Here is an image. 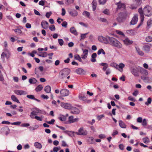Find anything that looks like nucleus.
Returning a JSON list of instances; mask_svg holds the SVG:
<instances>
[{"mask_svg": "<svg viewBox=\"0 0 152 152\" xmlns=\"http://www.w3.org/2000/svg\"><path fill=\"white\" fill-rule=\"evenodd\" d=\"M34 118L37 120L38 121H42V119L41 118V117L38 116H35Z\"/></svg>", "mask_w": 152, "mask_h": 152, "instance_id": "obj_63", "label": "nucleus"}, {"mask_svg": "<svg viewBox=\"0 0 152 152\" xmlns=\"http://www.w3.org/2000/svg\"><path fill=\"white\" fill-rule=\"evenodd\" d=\"M15 32H17L19 34H21L22 32V31L20 29L17 28L16 29L14 30Z\"/></svg>", "mask_w": 152, "mask_h": 152, "instance_id": "obj_55", "label": "nucleus"}, {"mask_svg": "<svg viewBox=\"0 0 152 152\" xmlns=\"http://www.w3.org/2000/svg\"><path fill=\"white\" fill-rule=\"evenodd\" d=\"M137 7L136 5H131L130 6V8L132 10H135L137 8Z\"/></svg>", "mask_w": 152, "mask_h": 152, "instance_id": "obj_49", "label": "nucleus"}, {"mask_svg": "<svg viewBox=\"0 0 152 152\" xmlns=\"http://www.w3.org/2000/svg\"><path fill=\"white\" fill-rule=\"evenodd\" d=\"M103 13L104 14L109 15V10L107 9H105L103 11Z\"/></svg>", "mask_w": 152, "mask_h": 152, "instance_id": "obj_43", "label": "nucleus"}, {"mask_svg": "<svg viewBox=\"0 0 152 152\" xmlns=\"http://www.w3.org/2000/svg\"><path fill=\"white\" fill-rule=\"evenodd\" d=\"M26 97L30 99H35V98L34 97V95H27V96Z\"/></svg>", "mask_w": 152, "mask_h": 152, "instance_id": "obj_48", "label": "nucleus"}, {"mask_svg": "<svg viewBox=\"0 0 152 152\" xmlns=\"http://www.w3.org/2000/svg\"><path fill=\"white\" fill-rule=\"evenodd\" d=\"M34 145L36 148L39 149H40L42 148V145L40 143H39L38 142H35Z\"/></svg>", "mask_w": 152, "mask_h": 152, "instance_id": "obj_28", "label": "nucleus"}, {"mask_svg": "<svg viewBox=\"0 0 152 152\" xmlns=\"http://www.w3.org/2000/svg\"><path fill=\"white\" fill-rule=\"evenodd\" d=\"M138 12L139 13L141 18V20L142 21H143L144 19V15L143 10L142 8H139L138 10Z\"/></svg>", "mask_w": 152, "mask_h": 152, "instance_id": "obj_12", "label": "nucleus"}, {"mask_svg": "<svg viewBox=\"0 0 152 152\" xmlns=\"http://www.w3.org/2000/svg\"><path fill=\"white\" fill-rule=\"evenodd\" d=\"M61 149V147L60 146H58L57 147H54L53 148V150L54 152H57L58 150H60Z\"/></svg>", "mask_w": 152, "mask_h": 152, "instance_id": "obj_39", "label": "nucleus"}, {"mask_svg": "<svg viewBox=\"0 0 152 152\" xmlns=\"http://www.w3.org/2000/svg\"><path fill=\"white\" fill-rule=\"evenodd\" d=\"M115 65L116 66H119V67L120 68L122 69L123 68H124L125 66L124 64L122 63H121L119 64V65H117V64H114V65Z\"/></svg>", "mask_w": 152, "mask_h": 152, "instance_id": "obj_40", "label": "nucleus"}, {"mask_svg": "<svg viewBox=\"0 0 152 152\" xmlns=\"http://www.w3.org/2000/svg\"><path fill=\"white\" fill-rule=\"evenodd\" d=\"M83 15H85L88 18H89L90 17V14L89 12L86 11H84L82 13Z\"/></svg>", "mask_w": 152, "mask_h": 152, "instance_id": "obj_34", "label": "nucleus"}, {"mask_svg": "<svg viewBox=\"0 0 152 152\" xmlns=\"http://www.w3.org/2000/svg\"><path fill=\"white\" fill-rule=\"evenodd\" d=\"M35 73L36 74L37 77H39L40 72L39 71V69L38 68H36L35 69Z\"/></svg>", "mask_w": 152, "mask_h": 152, "instance_id": "obj_33", "label": "nucleus"}, {"mask_svg": "<svg viewBox=\"0 0 152 152\" xmlns=\"http://www.w3.org/2000/svg\"><path fill=\"white\" fill-rule=\"evenodd\" d=\"M49 29L51 31H54L56 29L55 26L53 25H51V27H49Z\"/></svg>", "mask_w": 152, "mask_h": 152, "instance_id": "obj_54", "label": "nucleus"}, {"mask_svg": "<svg viewBox=\"0 0 152 152\" xmlns=\"http://www.w3.org/2000/svg\"><path fill=\"white\" fill-rule=\"evenodd\" d=\"M71 112L75 114H78L80 113L79 110L75 107H72L71 109Z\"/></svg>", "mask_w": 152, "mask_h": 152, "instance_id": "obj_16", "label": "nucleus"}, {"mask_svg": "<svg viewBox=\"0 0 152 152\" xmlns=\"http://www.w3.org/2000/svg\"><path fill=\"white\" fill-rule=\"evenodd\" d=\"M106 137L105 135L104 134H100L99 135V137L100 139H103Z\"/></svg>", "mask_w": 152, "mask_h": 152, "instance_id": "obj_62", "label": "nucleus"}, {"mask_svg": "<svg viewBox=\"0 0 152 152\" xmlns=\"http://www.w3.org/2000/svg\"><path fill=\"white\" fill-rule=\"evenodd\" d=\"M78 98L80 100L84 101L86 104H89L91 101V99H88L87 98L83 93L79 94Z\"/></svg>", "mask_w": 152, "mask_h": 152, "instance_id": "obj_2", "label": "nucleus"}, {"mask_svg": "<svg viewBox=\"0 0 152 152\" xmlns=\"http://www.w3.org/2000/svg\"><path fill=\"white\" fill-rule=\"evenodd\" d=\"M44 90L47 93H49L51 91V87L49 86H46L44 88Z\"/></svg>", "mask_w": 152, "mask_h": 152, "instance_id": "obj_29", "label": "nucleus"}, {"mask_svg": "<svg viewBox=\"0 0 152 152\" xmlns=\"http://www.w3.org/2000/svg\"><path fill=\"white\" fill-rule=\"evenodd\" d=\"M136 50L138 54L140 56H142L144 55V53L138 47H135Z\"/></svg>", "mask_w": 152, "mask_h": 152, "instance_id": "obj_18", "label": "nucleus"}, {"mask_svg": "<svg viewBox=\"0 0 152 152\" xmlns=\"http://www.w3.org/2000/svg\"><path fill=\"white\" fill-rule=\"evenodd\" d=\"M145 40L147 42H150L152 41V37L150 36H148L146 38Z\"/></svg>", "mask_w": 152, "mask_h": 152, "instance_id": "obj_37", "label": "nucleus"}, {"mask_svg": "<svg viewBox=\"0 0 152 152\" xmlns=\"http://www.w3.org/2000/svg\"><path fill=\"white\" fill-rule=\"evenodd\" d=\"M138 20V16L137 15H135L132 18L131 21L130 23V25H134L136 24Z\"/></svg>", "mask_w": 152, "mask_h": 152, "instance_id": "obj_9", "label": "nucleus"}, {"mask_svg": "<svg viewBox=\"0 0 152 152\" xmlns=\"http://www.w3.org/2000/svg\"><path fill=\"white\" fill-rule=\"evenodd\" d=\"M94 138L92 137H89L88 141L90 143H94Z\"/></svg>", "mask_w": 152, "mask_h": 152, "instance_id": "obj_41", "label": "nucleus"}, {"mask_svg": "<svg viewBox=\"0 0 152 152\" xmlns=\"http://www.w3.org/2000/svg\"><path fill=\"white\" fill-rule=\"evenodd\" d=\"M70 15L73 17H75L77 16L78 15L77 12L75 10H73L72 11H70L69 12Z\"/></svg>", "mask_w": 152, "mask_h": 152, "instance_id": "obj_20", "label": "nucleus"}, {"mask_svg": "<svg viewBox=\"0 0 152 152\" xmlns=\"http://www.w3.org/2000/svg\"><path fill=\"white\" fill-rule=\"evenodd\" d=\"M152 25V20L149 19L147 22V29H149Z\"/></svg>", "mask_w": 152, "mask_h": 152, "instance_id": "obj_27", "label": "nucleus"}, {"mask_svg": "<svg viewBox=\"0 0 152 152\" xmlns=\"http://www.w3.org/2000/svg\"><path fill=\"white\" fill-rule=\"evenodd\" d=\"M4 51L6 53L5 54V57L7 59H8L10 58L11 56V53L9 50L7 48H5L4 49Z\"/></svg>", "mask_w": 152, "mask_h": 152, "instance_id": "obj_21", "label": "nucleus"}, {"mask_svg": "<svg viewBox=\"0 0 152 152\" xmlns=\"http://www.w3.org/2000/svg\"><path fill=\"white\" fill-rule=\"evenodd\" d=\"M59 118L61 121H65L66 120V117L63 115H61V117Z\"/></svg>", "mask_w": 152, "mask_h": 152, "instance_id": "obj_42", "label": "nucleus"}, {"mask_svg": "<svg viewBox=\"0 0 152 152\" xmlns=\"http://www.w3.org/2000/svg\"><path fill=\"white\" fill-rule=\"evenodd\" d=\"M115 4L117 6V10H126V5L124 3H122L121 1H119Z\"/></svg>", "mask_w": 152, "mask_h": 152, "instance_id": "obj_6", "label": "nucleus"}, {"mask_svg": "<svg viewBox=\"0 0 152 152\" xmlns=\"http://www.w3.org/2000/svg\"><path fill=\"white\" fill-rule=\"evenodd\" d=\"M104 117V115H98L97 117V119L99 120H100L103 117Z\"/></svg>", "mask_w": 152, "mask_h": 152, "instance_id": "obj_53", "label": "nucleus"}, {"mask_svg": "<svg viewBox=\"0 0 152 152\" xmlns=\"http://www.w3.org/2000/svg\"><path fill=\"white\" fill-rule=\"evenodd\" d=\"M40 110L39 109H36L33 111L31 112L30 116L32 118H34V116L37 115V113H40Z\"/></svg>", "mask_w": 152, "mask_h": 152, "instance_id": "obj_11", "label": "nucleus"}, {"mask_svg": "<svg viewBox=\"0 0 152 152\" xmlns=\"http://www.w3.org/2000/svg\"><path fill=\"white\" fill-rule=\"evenodd\" d=\"M119 125L122 128H126V126L122 120H120L119 121Z\"/></svg>", "mask_w": 152, "mask_h": 152, "instance_id": "obj_19", "label": "nucleus"}, {"mask_svg": "<svg viewBox=\"0 0 152 152\" xmlns=\"http://www.w3.org/2000/svg\"><path fill=\"white\" fill-rule=\"evenodd\" d=\"M66 76V69L64 68L60 71L59 77L61 79L65 78Z\"/></svg>", "mask_w": 152, "mask_h": 152, "instance_id": "obj_7", "label": "nucleus"}, {"mask_svg": "<svg viewBox=\"0 0 152 152\" xmlns=\"http://www.w3.org/2000/svg\"><path fill=\"white\" fill-rule=\"evenodd\" d=\"M51 14L52 13L51 12H47L46 13L45 16L47 18H49Z\"/></svg>", "mask_w": 152, "mask_h": 152, "instance_id": "obj_58", "label": "nucleus"}, {"mask_svg": "<svg viewBox=\"0 0 152 152\" xmlns=\"http://www.w3.org/2000/svg\"><path fill=\"white\" fill-rule=\"evenodd\" d=\"M10 129L8 126H6L2 128L1 130V133H4L7 135L9 133Z\"/></svg>", "mask_w": 152, "mask_h": 152, "instance_id": "obj_10", "label": "nucleus"}, {"mask_svg": "<svg viewBox=\"0 0 152 152\" xmlns=\"http://www.w3.org/2000/svg\"><path fill=\"white\" fill-rule=\"evenodd\" d=\"M70 32L71 33L74 34L75 35H77L78 33L77 32L75 28L74 27H71L70 28Z\"/></svg>", "mask_w": 152, "mask_h": 152, "instance_id": "obj_23", "label": "nucleus"}, {"mask_svg": "<svg viewBox=\"0 0 152 152\" xmlns=\"http://www.w3.org/2000/svg\"><path fill=\"white\" fill-rule=\"evenodd\" d=\"M123 42L124 44L126 45H129L132 44L133 43L132 41L130 40L128 38H126L124 40Z\"/></svg>", "mask_w": 152, "mask_h": 152, "instance_id": "obj_13", "label": "nucleus"}, {"mask_svg": "<svg viewBox=\"0 0 152 152\" xmlns=\"http://www.w3.org/2000/svg\"><path fill=\"white\" fill-rule=\"evenodd\" d=\"M76 134L79 135H86L88 134L87 131L83 127L80 128L78 130V131L76 132Z\"/></svg>", "mask_w": 152, "mask_h": 152, "instance_id": "obj_4", "label": "nucleus"}, {"mask_svg": "<svg viewBox=\"0 0 152 152\" xmlns=\"http://www.w3.org/2000/svg\"><path fill=\"white\" fill-rule=\"evenodd\" d=\"M107 0H103L102 1L101 0H98V2L100 4L104 5L106 2Z\"/></svg>", "mask_w": 152, "mask_h": 152, "instance_id": "obj_46", "label": "nucleus"}, {"mask_svg": "<svg viewBox=\"0 0 152 152\" xmlns=\"http://www.w3.org/2000/svg\"><path fill=\"white\" fill-rule=\"evenodd\" d=\"M97 56V54L96 53H93L91 55V61L92 62H94L96 61V60L95 58Z\"/></svg>", "mask_w": 152, "mask_h": 152, "instance_id": "obj_22", "label": "nucleus"}, {"mask_svg": "<svg viewBox=\"0 0 152 152\" xmlns=\"http://www.w3.org/2000/svg\"><path fill=\"white\" fill-rule=\"evenodd\" d=\"M75 72L79 75H84L86 73V71L81 68H78L75 70Z\"/></svg>", "mask_w": 152, "mask_h": 152, "instance_id": "obj_14", "label": "nucleus"}, {"mask_svg": "<svg viewBox=\"0 0 152 152\" xmlns=\"http://www.w3.org/2000/svg\"><path fill=\"white\" fill-rule=\"evenodd\" d=\"M39 5L42 6H44L45 5V0H41L39 2Z\"/></svg>", "mask_w": 152, "mask_h": 152, "instance_id": "obj_52", "label": "nucleus"}, {"mask_svg": "<svg viewBox=\"0 0 152 152\" xmlns=\"http://www.w3.org/2000/svg\"><path fill=\"white\" fill-rule=\"evenodd\" d=\"M43 88V87L42 85H38L35 88V90L36 91L38 92L41 91Z\"/></svg>", "mask_w": 152, "mask_h": 152, "instance_id": "obj_30", "label": "nucleus"}, {"mask_svg": "<svg viewBox=\"0 0 152 152\" xmlns=\"http://www.w3.org/2000/svg\"><path fill=\"white\" fill-rule=\"evenodd\" d=\"M41 25L42 28L46 29L48 27V23L46 21H42L41 22Z\"/></svg>", "mask_w": 152, "mask_h": 152, "instance_id": "obj_15", "label": "nucleus"}, {"mask_svg": "<svg viewBox=\"0 0 152 152\" xmlns=\"http://www.w3.org/2000/svg\"><path fill=\"white\" fill-rule=\"evenodd\" d=\"M143 12L145 16H150L152 13V8L149 6H146L143 8Z\"/></svg>", "mask_w": 152, "mask_h": 152, "instance_id": "obj_3", "label": "nucleus"}, {"mask_svg": "<svg viewBox=\"0 0 152 152\" xmlns=\"http://www.w3.org/2000/svg\"><path fill=\"white\" fill-rule=\"evenodd\" d=\"M143 142L145 143H147L150 142L149 139L147 137L143 138L142 139Z\"/></svg>", "mask_w": 152, "mask_h": 152, "instance_id": "obj_36", "label": "nucleus"}, {"mask_svg": "<svg viewBox=\"0 0 152 152\" xmlns=\"http://www.w3.org/2000/svg\"><path fill=\"white\" fill-rule=\"evenodd\" d=\"M78 118H74L73 116H71L69 117L68 121H67L69 124H71L77 122L79 120Z\"/></svg>", "mask_w": 152, "mask_h": 152, "instance_id": "obj_8", "label": "nucleus"}, {"mask_svg": "<svg viewBox=\"0 0 152 152\" xmlns=\"http://www.w3.org/2000/svg\"><path fill=\"white\" fill-rule=\"evenodd\" d=\"M74 132L72 131H67V134L69 136L72 137L74 135Z\"/></svg>", "mask_w": 152, "mask_h": 152, "instance_id": "obj_38", "label": "nucleus"}, {"mask_svg": "<svg viewBox=\"0 0 152 152\" xmlns=\"http://www.w3.org/2000/svg\"><path fill=\"white\" fill-rule=\"evenodd\" d=\"M58 42L59 45L61 46H62L63 45L64 43V41L62 39H58Z\"/></svg>", "mask_w": 152, "mask_h": 152, "instance_id": "obj_51", "label": "nucleus"}, {"mask_svg": "<svg viewBox=\"0 0 152 152\" xmlns=\"http://www.w3.org/2000/svg\"><path fill=\"white\" fill-rule=\"evenodd\" d=\"M138 91L137 90H135L133 93L132 94L133 96H136L138 94Z\"/></svg>", "mask_w": 152, "mask_h": 152, "instance_id": "obj_64", "label": "nucleus"}, {"mask_svg": "<svg viewBox=\"0 0 152 152\" xmlns=\"http://www.w3.org/2000/svg\"><path fill=\"white\" fill-rule=\"evenodd\" d=\"M29 82L31 84H35L37 82V80L35 78L33 77L29 79Z\"/></svg>", "mask_w": 152, "mask_h": 152, "instance_id": "obj_26", "label": "nucleus"}, {"mask_svg": "<svg viewBox=\"0 0 152 152\" xmlns=\"http://www.w3.org/2000/svg\"><path fill=\"white\" fill-rule=\"evenodd\" d=\"M99 20L103 22H106L107 21V20H106V19L104 18H99Z\"/></svg>", "mask_w": 152, "mask_h": 152, "instance_id": "obj_60", "label": "nucleus"}, {"mask_svg": "<svg viewBox=\"0 0 152 152\" xmlns=\"http://www.w3.org/2000/svg\"><path fill=\"white\" fill-rule=\"evenodd\" d=\"M152 101V99L151 98L149 97L147 99V102H145V104H150Z\"/></svg>", "mask_w": 152, "mask_h": 152, "instance_id": "obj_47", "label": "nucleus"}, {"mask_svg": "<svg viewBox=\"0 0 152 152\" xmlns=\"http://www.w3.org/2000/svg\"><path fill=\"white\" fill-rule=\"evenodd\" d=\"M142 121V118L141 117H138L137 119V122L138 123H141Z\"/></svg>", "mask_w": 152, "mask_h": 152, "instance_id": "obj_57", "label": "nucleus"}, {"mask_svg": "<svg viewBox=\"0 0 152 152\" xmlns=\"http://www.w3.org/2000/svg\"><path fill=\"white\" fill-rule=\"evenodd\" d=\"M110 44L112 46L118 49L122 47V44L116 39L113 37H109L108 38Z\"/></svg>", "mask_w": 152, "mask_h": 152, "instance_id": "obj_1", "label": "nucleus"}, {"mask_svg": "<svg viewBox=\"0 0 152 152\" xmlns=\"http://www.w3.org/2000/svg\"><path fill=\"white\" fill-rule=\"evenodd\" d=\"M82 50H83V54L84 55H85L87 56V55L88 54V50L87 49H85L83 50L82 49Z\"/></svg>", "mask_w": 152, "mask_h": 152, "instance_id": "obj_45", "label": "nucleus"}, {"mask_svg": "<svg viewBox=\"0 0 152 152\" xmlns=\"http://www.w3.org/2000/svg\"><path fill=\"white\" fill-rule=\"evenodd\" d=\"M60 94L62 96H66V89H62L60 91Z\"/></svg>", "mask_w": 152, "mask_h": 152, "instance_id": "obj_25", "label": "nucleus"}, {"mask_svg": "<svg viewBox=\"0 0 152 152\" xmlns=\"http://www.w3.org/2000/svg\"><path fill=\"white\" fill-rule=\"evenodd\" d=\"M116 33L118 34L124 36H125L124 33L121 31L117 30L116 31Z\"/></svg>", "mask_w": 152, "mask_h": 152, "instance_id": "obj_50", "label": "nucleus"}, {"mask_svg": "<svg viewBox=\"0 0 152 152\" xmlns=\"http://www.w3.org/2000/svg\"><path fill=\"white\" fill-rule=\"evenodd\" d=\"M55 121V120L54 119H52L51 121H46V122L49 124H53L54 123V122Z\"/></svg>", "mask_w": 152, "mask_h": 152, "instance_id": "obj_56", "label": "nucleus"}, {"mask_svg": "<svg viewBox=\"0 0 152 152\" xmlns=\"http://www.w3.org/2000/svg\"><path fill=\"white\" fill-rule=\"evenodd\" d=\"M147 123L146 120L145 119H143L142 121V125L144 127V128H145V127H147L146 126L147 125Z\"/></svg>", "mask_w": 152, "mask_h": 152, "instance_id": "obj_35", "label": "nucleus"}, {"mask_svg": "<svg viewBox=\"0 0 152 152\" xmlns=\"http://www.w3.org/2000/svg\"><path fill=\"white\" fill-rule=\"evenodd\" d=\"M74 58L75 59L78 60L80 57L79 55L78 54H76L74 56Z\"/></svg>", "mask_w": 152, "mask_h": 152, "instance_id": "obj_61", "label": "nucleus"}, {"mask_svg": "<svg viewBox=\"0 0 152 152\" xmlns=\"http://www.w3.org/2000/svg\"><path fill=\"white\" fill-rule=\"evenodd\" d=\"M140 72L142 75H148V72L147 70L143 69H141Z\"/></svg>", "mask_w": 152, "mask_h": 152, "instance_id": "obj_24", "label": "nucleus"}, {"mask_svg": "<svg viewBox=\"0 0 152 152\" xmlns=\"http://www.w3.org/2000/svg\"><path fill=\"white\" fill-rule=\"evenodd\" d=\"M130 70L132 73L135 76L138 77L139 76V70L137 68L131 67Z\"/></svg>", "mask_w": 152, "mask_h": 152, "instance_id": "obj_5", "label": "nucleus"}, {"mask_svg": "<svg viewBox=\"0 0 152 152\" xmlns=\"http://www.w3.org/2000/svg\"><path fill=\"white\" fill-rule=\"evenodd\" d=\"M11 98L13 101L17 102L18 103H19V102L18 100L14 95H12L11 96Z\"/></svg>", "mask_w": 152, "mask_h": 152, "instance_id": "obj_31", "label": "nucleus"}, {"mask_svg": "<svg viewBox=\"0 0 152 152\" xmlns=\"http://www.w3.org/2000/svg\"><path fill=\"white\" fill-rule=\"evenodd\" d=\"M88 33L85 34H82L81 35L80 37L81 39H84L86 37V35L88 34Z\"/></svg>", "mask_w": 152, "mask_h": 152, "instance_id": "obj_44", "label": "nucleus"}, {"mask_svg": "<svg viewBox=\"0 0 152 152\" xmlns=\"http://www.w3.org/2000/svg\"><path fill=\"white\" fill-rule=\"evenodd\" d=\"M103 37L102 36H100L98 38V40L101 42H102L103 41Z\"/></svg>", "mask_w": 152, "mask_h": 152, "instance_id": "obj_59", "label": "nucleus"}, {"mask_svg": "<svg viewBox=\"0 0 152 152\" xmlns=\"http://www.w3.org/2000/svg\"><path fill=\"white\" fill-rule=\"evenodd\" d=\"M101 53L103 54V55H104L106 53L103 49L102 48L100 49L99 50H98L97 52V54L98 55H100Z\"/></svg>", "mask_w": 152, "mask_h": 152, "instance_id": "obj_32", "label": "nucleus"}, {"mask_svg": "<svg viewBox=\"0 0 152 152\" xmlns=\"http://www.w3.org/2000/svg\"><path fill=\"white\" fill-rule=\"evenodd\" d=\"M143 50L147 53H148L150 51V47L148 45H144L143 47Z\"/></svg>", "mask_w": 152, "mask_h": 152, "instance_id": "obj_17", "label": "nucleus"}]
</instances>
